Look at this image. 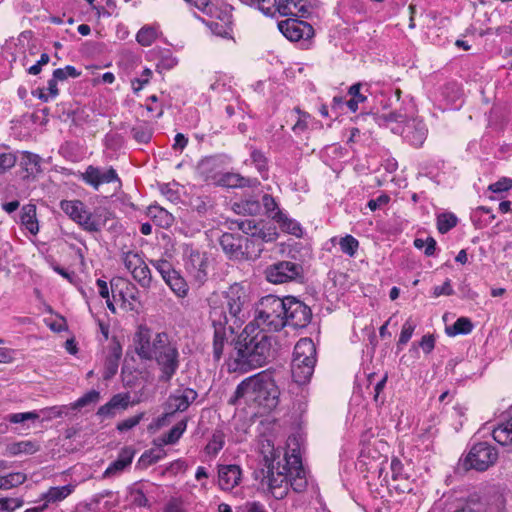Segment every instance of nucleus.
Instances as JSON below:
<instances>
[{
	"label": "nucleus",
	"instance_id": "f257e3e1",
	"mask_svg": "<svg viewBox=\"0 0 512 512\" xmlns=\"http://www.w3.org/2000/svg\"><path fill=\"white\" fill-rule=\"evenodd\" d=\"M133 344L141 360L155 363L158 381L170 383L181 366L178 343L167 332H155L147 325H139L133 336Z\"/></svg>",
	"mask_w": 512,
	"mask_h": 512
},
{
	"label": "nucleus",
	"instance_id": "f03ea898",
	"mask_svg": "<svg viewBox=\"0 0 512 512\" xmlns=\"http://www.w3.org/2000/svg\"><path fill=\"white\" fill-rule=\"evenodd\" d=\"M272 337L249 323L237 337L234 348L226 360L230 373H246L262 367L271 356Z\"/></svg>",
	"mask_w": 512,
	"mask_h": 512
},
{
	"label": "nucleus",
	"instance_id": "7ed1b4c3",
	"mask_svg": "<svg viewBox=\"0 0 512 512\" xmlns=\"http://www.w3.org/2000/svg\"><path fill=\"white\" fill-rule=\"evenodd\" d=\"M209 318L212 325L227 326L231 331L240 327L250 306V297L246 287L234 283L221 295L213 294L209 299Z\"/></svg>",
	"mask_w": 512,
	"mask_h": 512
},
{
	"label": "nucleus",
	"instance_id": "20e7f679",
	"mask_svg": "<svg viewBox=\"0 0 512 512\" xmlns=\"http://www.w3.org/2000/svg\"><path fill=\"white\" fill-rule=\"evenodd\" d=\"M279 389L272 374L262 371L241 381L229 404L236 405L243 399L246 404H255L265 409H273L278 404Z\"/></svg>",
	"mask_w": 512,
	"mask_h": 512
},
{
	"label": "nucleus",
	"instance_id": "39448f33",
	"mask_svg": "<svg viewBox=\"0 0 512 512\" xmlns=\"http://www.w3.org/2000/svg\"><path fill=\"white\" fill-rule=\"evenodd\" d=\"M261 453L265 461V469L261 470L260 488L270 493L275 499H283L289 490L287 462L281 464L279 448H275L270 440L261 445Z\"/></svg>",
	"mask_w": 512,
	"mask_h": 512
},
{
	"label": "nucleus",
	"instance_id": "423d86ee",
	"mask_svg": "<svg viewBox=\"0 0 512 512\" xmlns=\"http://www.w3.org/2000/svg\"><path fill=\"white\" fill-rule=\"evenodd\" d=\"M377 123L385 126L394 134H400L406 142L419 148L425 142L428 129L422 119L407 118L400 112H390L377 117Z\"/></svg>",
	"mask_w": 512,
	"mask_h": 512
},
{
	"label": "nucleus",
	"instance_id": "0eeeda50",
	"mask_svg": "<svg viewBox=\"0 0 512 512\" xmlns=\"http://www.w3.org/2000/svg\"><path fill=\"white\" fill-rule=\"evenodd\" d=\"M285 302L274 295L263 297L256 306L254 319L255 327L266 332L280 331L285 327L284 321Z\"/></svg>",
	"mask_w": 512,
	"mask_h": 512
},
{
	"label": "nucleus",
	"instance_id": "6e6552de",
	"mask_svg": "<svg viewBox=\"0 0 512 512\" xmlns=\"http://www.w3.org/2000/svg\"><path fill=\"white\" fill-rule=\"evenodd\" d=\"M60 208L88 232H99L105 225L101 210L96 209L94 212H91L80 200H62Z\"/></svg>",
	"mask_w": 512,
	"mask_h": 512
},
{
	"label": "nucleus",
	"instance_id": "1a4fd4ad",
	"mask_svg": "<svg viewBox=\"0 0 512 512\" xmlns=\"http://www.w3.org/2000/svg\"><path fill=\"white\" fill-rule=\"evenodd\" d=\"M503 504L504 498L500 494L486 497L474 492L466 498L458 499L454 510L450 512H499Z\"/></svg>",
	"mask_w": 512,
	"mask_h": 512
},
{
	"label": "nucleus",
	"instance_id": "9d476101",
	"mask_svg": "<svg viewBox=\"0 0 512 512\" xmlns=\"http://www.w3.org/2000/svg\"><path fill=\"white\" fill-rule=\"evenodd\" d=\"M264 275L266 280L272 284H283L301 281L304 278V269L300 263L278 261L267 266Z\"/></svg>",
	"mask_w": 512,
	"mask_h": 512
},
{
	"label": "nucleus",
	"instance_id": "9b49d317",
	"mask_svg": "<svg viewBox=\"0 0 512 512\" xmlns=\"http://www.w3.org/2000/svg\"><path fill=\"white\" fill-rule=\"evenodd\" d=\"M498 459V451L487 442H480L472 446L465 458V465L477 471H486Z\"/></svg>",
	"mask_w": 512,
	"mask_h": 512
},
{
	"label": "nucleus",
	"instance_id": "f8f14e48",
	"mask_svg": "<svg viewBox=\"0 0 512 512\" xmlns=\"http://www.w3.org/2000/svg\"><path fill=\"white\" fill-rule=\"evenodd\" d=\"M152 266L159 272L162 279L169 286L172 292L179 298L187 296L189 286L184 277L175 270L172 264L165 259L151 260Z\"/></svg>",
	"mask_w": 512,
	"mask_h": 512
},
{
	"label": "nucleus",
	"instance_id": "ddd939ff",
	"mask_svg": "<svg viewBox=\"0 0 512 512\" xmlns=\"http://www.w3.org/2000/svg\"><path fill=\"white\" fill-rule=\"evenodd\" d=\"M282 301L285 302V326L304 328L309 324L312 317V312L309 306L292 296L285 297Z\"/></svg>",
	"mask_w": 512,
	"mask_h": 512
},
{
	"label": "nucleus",
	"instance_id": "4468645a",
	"mask_svg": "<svg viewBox=\"0 0 512 512\" xmlns=\"http://www.w3.org/2000/svg\"><path fill=\"white\" fill-rule=\"evenodd\" d=\"M80 179L94 190H98L103 184L115 182L118 183L119 187L121 186V179L118 176L117 171L111 166L99 167L89 165L86 167L85 171L81 173Z\"/></svg>",
	"mask_w": 512,
	"mask_h": 512
},
{
	"label": "nucleus",
	"instance_id": "2eb2a0df",
	"mask_svg": "<svg viewBox=\"0 0 512 512\" xmlns=\"http://www.w3.org/2000/svg\"><path fill=\"white\" fill-rule=\"evenodd\" d=\"M184 266L187 273L199 284H203L208 277V257L206 253L197 249L186 248L184 253Z\"/></svg>",
	"mask_w": 512,
	"mask_h": 512
},
{
	"label": "nucleus",
	"instance_id": "dca6fc26",
	"mask_svg": "<svg viewBox=\"0 0 512 512\" xmlns=\"http://www.w3.org/2000/svg\"><path fill=\"white\" fill-rule=\"evenodd\" d=\"M223 251L232 259L253 258L249 248V237L239 234L224 233L219 240Z\"/></svg>",
	"mask_w": 512,
	"mask_h": 512
},
{
	"label": "nucleus",
	"instance_id": "f3484780",
	"mask_svg": "<svg viewBox=\"0 0 512 512\" xmlns=\"http://www.w3.org/2000/svg\"><path fill=\"white\" fill-rule=\"evenodd\" d=\"M279 31L290 41L308 40L314 36V29L308 22L288 18L278 23Z\"/></svg>",
	"mask_w": 512,
	"mask_h": 512
},
{
	"label": "nucleus",
	"instance_id": "a211bd4d",
	"mask_svg": "<svg viewBox=\"0 0 512 512\" xmlns=\"http://www.w3.org/2000/svg\"><path fill=\"white\" fill-rule=\"evenodd\" d=\"M197 396V392L192 388L176 389L167 399L165 416L186 411Z\"/></svg>",
	"mask_w": 512,
	"mask_h": 512
},
{
	"label": "nucleus",
	"instance_id": "6ab92c4d",
	"mask_svg": "<svg viewBox=\"0 0 512 512\" xmlns=\"http://www.w3.org/2000/svg\"><path fill=\"white\" fill-rule=\"evenodd\" d=\"M284 461L287 462V465H289V485H291L293 490L296 492L304 491L307 486V480L300 456L293 450L291 455H285Z\"/></svg>",
	"mask_w": 512,
	"mask_h": 512
},
{
	"label": "nucleus",
	"instance_id": "aec40b11",
	"mask_svg": "<svg viewBox=\"0 0 512 512\" xmlns=\"http://www.w3.org/2000/svg\"><path fill=\"white\" fill-rule=\"evenodd\" d=\"M278 238L276 227L271 225H265L258 223L253 232L252 239H249V246H257L255 250H252L253 257H257L263 250L262 244L264 242H273Z\"/></svg>",
	"mask_w": 512,
	"mask_h": 512
},
{
	"label": "nucleus",
	"instance_id": "412c9836",
	"mask_svg": "<svg viewBox=\"0 0 512 512\" xmlns=\"http://www.w3.org/2000/svg\"><path fill=\"white\" fill-rule=\"evenodd\" d=\"M242 470L238 465H219L218 484L222 490L230 491L239 485L241 481Z\"/></svg>",
	"mask_w": 512,
	"mask_h": 512
},
{
	"label": "nucleus",
	"instance_id": "4be33fe9",
	"mask_svg": "<svg viewBox=\"0 0 512 512\" xmlns=\"http://www.w3.org/2000/svg\"><path fill=\"white\" fill-rule=\"evenodd\" d=\"M222 163L223 157L220 155L207 156L198 163L197 171L204 180L216 182Z\"/></svg>",
	"mask_w": 512,
	"mask_h": 512
},
{
	"label": "nucleus",
	"instance_id": "5701e85b",
	"mask_svg": "<svg viewBox=\"0 0 512 512\" xmlns=\"http://www.w3.org/2000/svg\"><path fill=\"white\" fill-rule=\"evenodd\" d=\"M278 11L284 16H293L294 18H308L310 15V6L304 0H280Z\"/></svg>",
	"mask_w": 512,
	"mask_h": 512
},
{
	"label": "nucleus",
	"instance_id": "b1692460",
	"mask_svg": "<svg viewBox=\"0 0 512 512\" xmlns=\"http://www.w3.org/2000/svg\"><path fill=\"white\" fill-rule=\"evenodd\" d=\"M135 455V450L132 447H124L120 450L118 457L113 461L104 471L103 477L109 478L120 474L128 466L131 465Z\"/></svg>",
	"mask_w": 512,
	"mask_h": 512
},
{
	"label": "nucleus",
	"instance_id": "393cba45",
	"mask_svg": "<svg viewBox=\"0 0 512 512\" xmlns=\"http://www.w3.org/2000/svg\"><path fill=\"white\" fill-rule=\"evenodd\" d=\"M315 364L302 358L293 357L291 363L293 380L300 385L308 383L313 375Z\"/></svg>",
	"mask_w": 512,
	"mask_h": 512
},
{
	"label": "nucleus",
	"instance_id": "a878e982",
	"mask_svg": "<svg viewBox=\"0 0 512 512\" xmlns=\"http://www.w3.org/2000/svg\"><path fill=\"white\" fill-rule=\"evenodd\" d=\"M222 22L217 20L203 21L211 32L222 38H231L232 35V14L222 13Z\"/></svg>",
	"mask_w": 512,
	"mask_h": 512
},
{
	"label": "nucleus",
	"instance_id": "bb28decb",
	"mask_svg": "<svg viewBox=\"0 0 512 512\" xmlns=\"http://www.w3.org/2000/svg\"><path fill=\"white\" fill-rule=\"evenodd\" d=\"M147 215L153 220V222L161 227L168 229L174 223V216L168 212L166 209L161 206L155 204L150 205L147 209Z\"/></svg>",
	"mask_w": 512,
	"mask_h": 512
},
{
	"label": "nucleus",
	"instance_id": "cd10ccee",
	"mask_svg": "<svg viewBox=\"0 0 512 512\" xmlns=\"http://www.w3.org/2000/svg\"><path fill=\"white\" fill-rule=\"evenodd\" d=\"M293 357L302 358L310 363H316V347L314 342L309 338L300 339L294 347Z\"/></svg>",
	"mask_w": 512,
	"mask_h": 512
},
{
	"label": "nucleus",
	"instance_id": "c85d7f7f",
	"mask_svg": "<svg viewBox=\"0 0 512 512\" xmlns=\"http://www.w3.org/2000/svg\"><path fill=\"white\" fill-rule=\"evenodd\" d=\"M21 224L32 235H36L39 232V223L36 218V206L34 204H27L22 207Z\"/></svg>",
	"mask_w": 512,
	"mask_h": 512
},
{
	"label": "nucleus",
	"instance_id": "c756f323",
	"mask_svg": "<svg viewBox=\"0 0 512 512\" xmlns=\"http://www.w3.org/2000/svg\"><path fill=\"white\" fill-rule=\"evenodd\" d=\"M74 489L75 486L72 484L51 487L46 493L42 495V499L45 501L44 504H47L48 506L50 503L60 502L67 498L74 491Z\"/></svg>",
	"mask_w": 512,
	"mask_h": 512
},
{
	"label": "nucleus",
	"instance_id": "7c9ffc66",
	"mask_svg": "<svg viewBox=\"0 0 512 512\" xmlns=\"http://www.w3.org/2000/svg\"><path fill=\"white\" fill-rule=\"evenodd\" d=\"M214 327L213 337V359L219 361L224 352L227 343L226 326L212 325Z\"/></svg>",
	"mask_w": 512,
	"mask_h": 512
},
{
	"label": "nucleus",
	"instance_id": "2f4dec72",
	"mask_svg": "<svg viewBox=\"0 0 512 512\" xmlns=\"http://www.w3.org/2000/svg\"><path fill=\"white\" fill-rule=\"evenodd\" d=\"M493 439L502 446L512 445V416L492 431Z\"/></svg>",
	"mask_w": 512,
	"mask_h": 512
},
{
	"label": "nucleus",
	"instance_id": "473e14b6",
	"mask_svg": "<svg viewBox=\"0 0 512 512\" xmlns=\"http://www.w3.org/2000/svg\"><path fill=\"white\" fill-rule=\"evenodd\" d=\"M187 428L186 420H182L174 425L167 433L157 439L159 446L173 445L178 442Z\"/></svg>",
	"mask_w": 512,
	"mask_h": 512
},
{
	"label": "nucleus",
	"instance_id": "72a5a7b5",
	"mask_svg": "<svg viewBox=\"0 0 512 512\" xmlns=\"http://www.w3.org/2000/svg\"><path fill=\"white\" fill-rule=\"evenodd\" d=\"M218 185L228 188L249 186L250 180L237 173L220 174L216 182Z\"/></svg>",
	"mask_w": 512,
	"mask_h": 512
},
{
	"label": "nucleus",
	"instance_id": "f704fd0d",
	"mask_svg": "<svg viewBox=\"0 0 512 512\" xmlns=\"http://www.w3.org/2000/svg\"><path fill=\"white\" fill-rule=\"evenodd\" d=\"M40 446L36 441L23 440L8 445L7 451L10 455L34 454L39 451Z\"/></svg>",
	"mask_w": 512,
	"mask_h": 512
},
{
	"label": "nucleus",
	"instance_id": "c9c22d12",
	"mask_svg": "<svg viewBox=\"0 0 512 512\" xmlns=\"http://www.w3.org/2000/svg\"><path fill=\"white\" fill-rule=\"evenodd\" d=\"M41 159L37 154L24 152L21 166L26 171V177L34 176L41 171Z\"/></svg>",
	"mask_w": 512,
	"mask_h": 512
},
{
	"label": "nucleus",
	"instance_id": "e433bc0d",
	"mask_svg": "<svg viewBox=\"0 0 512 512\" xmlns=\"http://www.w3.org/2000/svg\"><path fill=\"white\" fill-rule=\"evenodd\" d=\"M278 214V219L275 222L283 231L297 237L301 236L302 228L296 220L289 218L284 212H278Z\"/></svg>",
	"mask_w": 512,
	"mask_h": 512
},
{
	"label": "nucleus",
	"instance_id": "4c0bfd02",
	"mask_svg": "<svg viewBox=\"0 0 512 512\" xmlns=\"http://www.w3.org/2000/svg\"><path fill=\"white\" fill-rule=\"evenodd\" d=\"M159 36V31L156 27L145 25L136 34V41L144 47L151 46Z\"/></svg>",
	"mask_w": 512,
	"mask_h": 512
},
{
	"label": "nucleus",
	"instance_id": "58836bf2",
	"mask_svg": "<svg viewBox=\"0 0 512 512\" xmlns=\"http://www.w3.org/2000/svg\"><path fill=\"white\" fill-rule=\"evenodd\" d=\"M473 329L471 320L467 317L458 318L455 323L451 326H447L445 331L449 336L466 335L469 334Z\"/></svg>",
	"mask_w": 512,
	"mask_h": 512
},
{
	"label": "nucleus",
	"instance_id": "ea45409f",
	"mask_svg": "<svg viewBox=\"0 0 512 512\" xmlns=\"http://www.w3.org/2000/svg\"><path fill=\"white\" fill-rule=\"evenodd\" d=\"M121 358V349L114 348L113 352L106 358L104 365L103 378L108 380L118 371L119 360Z\"/></svg>",
	"mask_w": 512,
	"mask_h": 512
},
{
	"label": "nucleus",
	"instance_id": "a19ab883",
	"mask_svg": "<svg viewBox=\"0 0 512 512\" xmlns=\"http://www.w3.org/2000/svg\"><path fill=\"white\" fill-rule=\"evenodd\" d=\"M70 412V405H56L41 409L39 416L42 415L43 420L50 421L55 418L68 416Z\"/></svg>",
	"mask_w": 512,
	"mask_h": 512
},
{
	"label": "nucleus",
	"instance_id": "79ce46f5",
	"mask_svg": "<svg viewBox=\"0 0 512 512\" xmlns=\"http://www.w3.org/2000/svg\"><path fill=\"white\" fill-rule=\"evenodd\" d=\"M361 87V83H356L353 84L348 90V94L351 96V98L346 101L345 104L351 112H356L358 110L359 103H362L367 99V97L360 92Z\"/></svg>",
	"mask_w": 512,
	"mask_h": 512
},
{
	"label": "nucleus",
	"instance_id": "37998d69",
	"mask_svg": "<svg viewBox=\"0 0 512 512\" xmlns=\"http://www.w3.org/2000/svg\"><path fill=\"white\" fill-rule=\"evenodd\" d=\"M133 279L144 289H148L152 284V275L148 265L144 262L139 268L131 273Z\"/></svg>",
	"mask_w": 512,
	"mask_h": 512
},
{
	"label": "nucleus",
	"instance_id": "c03bdc74",
	"mask_svg": "<svg viewBox=\"0 0 512 512\" xmlns=\"http://www.w3.org/2000/svg\"><path fill=\"white\" fill-rule=\"evenodd\" d=\"M122 262L125 268L130 272H134L139 266H141L145 261L142 256L135 251H127L122 253Z\"/></svg>",
	"mask_w": 512,
	"mask_h": 512
},
{
	"label": "nucleus",
	"instance_id": "a18cd8bd",
	"mask_svg": "<svg viewBox=\"0 0 512 512\" xmlns=\"http://www.w3.org/2000/svg\"><path fill=\"white\" fill-rule=\"evenodd\" d=\"M251 160L252 163L255 165L258 172L261 174V176L264 179H267L268 177V159L264 155V153L258 149H253L251 151Z\"/></svg>",
	"mask_w": 512,
	"mask_h": 512
},
{
	"label": "nucleus",
	"instance_id": "49530a36",
	"mask_svg": "<svg viewBox=\"0 0 512 512\" xmlns=\"http://www.w3.org/2000/svg\"><path fill=\"white\" fill-rule=\"evenodd\" d=\"M26 481V475L21 472L9 473L0 477V489H11Z\"/></svg>",
	"mask_w": 512,
	"mask_h": 512
},
{
	"label": "nucleus",
	"instance_id": "de8ad7c7",
	"mask_svg": "<svg viewBox=\"0 0 512 512\" xmlns=\"http://www.w3.org/2000/svg\"><path fill=\"white\" fill-rule=\"evenodd\" d=\"M457 223L458 219L453 213H441L437 216V229L441 234L450 231Z\"/></svg>",
	"mask_w": 512,
	"mask_h": 512
},
{
	"label": "nucleus",
	"instance_id": "09e8293b",
	"mask_svg": "<svg viewBox=\"0 0 512 512\" xmlns=\"http://www.w3.org/2000/svg\"><path fill=\"white\" fill-rule=\"evenodd\" d=\"M340 250L349 257H354L359 248V241L352 235L347 234L339 240Z\"/></svg>",
	"mask_w": 512,
	"mask_h": 512
},
{
	"label": "nucleus",
	"instance_id": "8fccbe9b",
	"mask_svg": "<svg viewBox=\"0 0 512 512\" xmlns=\"http://www.w3.org/2000/svg\"><path fill=\"white\" fill-rule=\"evenodd\" d=\"M225 444V434L221 430H215L211 439L205 447L208 454L216 455Z\"/></svg>",
	"mask_w": 512,
	"mask_h": 512
},
{
	"label": "nucleus",
	"instance_id": "3c124183",
	"mask_svg": "<svg viewBox=\"0 0 512 512\" xmlns=\"http://www.w3.org/2000/svg\"><path fill=\"white\" fill-rule=\"evenodd\" d=\"M100 399V393L96 390H90L82 397L77 399L74 403L70 404L71 411L81 409L90 404H96Z\"/></svg>",
	"mask_w": 512,
	"mask_h": 512
},
{
	"label": "nucleus",
	"instance_id": "603ef678",
	"mask_svg": "<svg viewBox=\"0 0 512 512\" xmlns=\"http://www.w3.org/2000/svg\"><path fill=\"white\" fill-rule=\"evenodd\" d=\"M262 204L264 206L265 212L269 218L273 221L278 219V212H283L280 208L274 197L270 194H264L262 196Z\"/></svg>",
	"mask_w": 512,
	"mask_h": 512
},
{
	"label": "nucleus",
	"instance_id": "864d4df0",
	"mask_svg": "<svg viewBox=\"0 0 512 512\" xmlns=\"http://www.w3.org/2000/svg\"><path fill=\"white\" fill-rule=\"evenodd\" d=\"M293 113L296 115V122L292 126V130L295 134H301L308 129L310 115L301 111L298 107L294 108Z\"/></svg>",
	"mask_w": 512,
	"mask_h": 512
},
{
	"label": "nucleus",
	"instance_id": "5fc2aeb1",
	"mask_svg": "<svg viewBox=\"0 0 512 512\" xmlns=\"http://www.w3.org/2000/svg\"><path fill=\"white\" fill-rule=\"evenodd\" d=\"M417 326L416 321L411 317L408 318L402 326L401 333L398 340V345H405L411 339L413 332Z\"/></svg>",
	"mask_w": 512,
	"mask_h": 512
},
{
	"label": "nucleus",
	"instance_id": "6e6d98bb",
	"mask_svg": "<svg viewBox=\"0 0 512 512\" xmlns=\"http://www.w3.org/2000/svg\"><path fill=\"white\" fill-rule=\"evenodd\" d=\"M54 78L59 81H65L68 78H77L81 75V72L78 71L74 66L67 65L64 68H57L53 71Z\"/></svg>",
	"mask_w": 512,
	"mask_h": 512
},
{
	"label": "nucleus",
	"instance_id": "4d7b16f0",
	"mask_svg": "<svg viewBox=\"0 0 512 512\" xmlns=\"http://www.w3.org/2000/svg\"><path fill=\"white\" fill-rule=\"evenodd\" d=\"M131 133H132V137L138 143H143V144L148 143L152 137L151 129L145 125H139L137 127L132 128Z\"/></svg>",
	"mask_w": 512,
	"mask_h": 512
},
{
	"label": "nucleus",
	"instance_id": "13d9d810",
	"mask_svg": "<svg viewBox=\"0 0 512 512\" xmlns=\"http://www.w3.org/2000/svg\"><path fill=\"white\" fill-rule=\"evenodd\" d=\"M16 155L12 152H0V175L6 173L16 164Z\"/></svg>",
	"mask_w": 512,
	"mask_h": 512
},
{
	"label": "nucleus",
	"instance_id": "bf43d9fd",
	"mask_svg": "<svg viewBox=\"0 0 512 512\" xmlns=\"http://www.w3.org/2000/svg\"><path fill=\"white\" fill-rule=\"evenodd\" d=\"M186 2L206 14H213L217 12V6L209 0H186Z\"/></svg>",
	"mask_w": 512,
	"mask_h": 512
},
{
	"label": "nucleus",
	"instance_id": "052dcab7",
	"mask_svg": "<svg viewBox=\"0 0 512 512\" xmlns=\"http://www.w3.org/2000/svg\"><path fill=\"white\" fill-rule=\"evenodd\" d=\"M144 415H145V413L141 412L137 415H134V416L129 417L123 421H120L116 426L117 430L119 432H125L128 430H131L132 428H134L141 422V420L144 418Z\"/></svg>",
	"mask_w": 512,
	"mask_h": 512
},
{
	"label": "nucleus",
	"instance_id": "680f3d73",
	"mask_svg": "<svg viewBox=\"0 0 512 512\" xmlns=\"http://www.w3.org/2000/svg\"><path fill=\"white\" fill-rule=\"evenodd\" d=\"M23 504L24 501L20 498H0V512H13Z\"/></svg>",
	"mask_w": 512,
	"mask_h": 512
},
{
	"label": "nucleus",
	"instance_id": "e2e57ef3",
	"mask_svg": "<svg viewBox=\"0 0 512 512\" xmlns=\"http://www.w3.org/2000/svg\"><path fill=\"white\" fill-rule=\"evenodd\" d=\"M164 456V452L161 449H151L149 451H146L142 454L140 457V461L144 465H152L157 463L159 460H161Z\"/></svg>",
	"mask_w": 512,
	"mask_h": 512
},
{
	"label": "nucleus",
	"instance_id": "0e129e2a",
	"mask_svg": "<svg viewBox=\"0 0 512 512\" xmlns=\"http://www.w3.org/2000/svg\"><path fill=\"white\" fill-rule=\"evenodd\" d=\"M109 403L112 405V407L117 410H125L128 408L130 403V396L128 393H119L114 395L110 400Z\"/></svg>",
	"mask_w": 512,
	"mask_h": 512
},
{
	"label": "nucleus",
	"instance_id": "69168bd1",
	"mask_svg": "<svg viewBox=\"0 0 512 512\" xmlns=\"http://www.w3.org/2000/svg\"><path fill=\"white\" fill-rule=\"evenodd\" d=\"M152 75V71L149 68H145L142 71L140 78H135L131 81L132 89L135 93H138L143 87L149 82Z\"/></svg>",
	"mask_w": 512,
	"mask_h": 512
},
{
	"label": "nucleus",
	"instance_id": "338daca9",
	"mask_svg": "<svg viewBox=\"0 0 512 512\" xmlns=\"http://www.w3.org/2000/svg\"><path fill=\"white\" fill-rule=\"evenodd\" d=\"M130 499L132 505L136 507H146L148 506V499L144 492L141 489H133L130 492Z\"/></svg>",
	"mask_w": 512,
	"mask_h": 512
},
{
	"label": "nucleus",
	"instance_id": "774afa93",
	"mask_svg": "<svg viewBox=\"0 0 512 512\" xmlns=\"http://www.w3.org/2000/svg\"><path fill=\"white\" fill-rule=\"evenodd\" d=\"M163 512H186L183 500L179 497H172L166 503Z\"/></svg>",
	"mask_w": 512,
	"mask_h": 512
}]
</instances>
